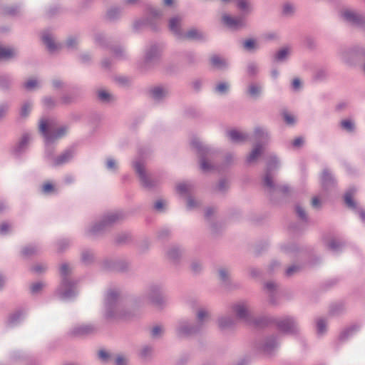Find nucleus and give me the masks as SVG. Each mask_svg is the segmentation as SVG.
Instances as JSON below:
<instances>
[{"label": "nucleus", "mask_w": 365, "mask_h": 365, "mask_svg": "<svg viewBox=\"0 0 365 365\" xmlns=\"http://www.w3.org/2000/svg\"><path fill=\"white\" fill-rule=\"evenodd\" d=\"M39 129L44 136L46 143H53L67 133V128L66 127L56 129L54 122L50 120H41Z\"/></svg>", "instance_id": "nucleus-1"}, {"label": "nucleus", "mask_w": 365, "mask_h": 365, "mask_svg": "<svg viewBox=\"0 0 365 365\" xmlns=\"http://www.w3.org/2000/svg\"><path fill=\"white\" fill-rule=\"evenodd\" d=\"M259 91L260 88L259 86L255 85H252L250 86L249 93L251 96H255L259 93Z\"/></svg>", "instance_id": "nucleus-25"}, {"label": "nucleus", "mask_w": 365, "mask_h": 365, "mask_svg": "<svg viewBox=\"0 0 365 365\" xmlns=\"http://www.w3.org/2000/svg\"><path fill=\"white\" fill-rule=\"evenodd\" d=\"M60 270H61V274H62V275H63V276H65V275H66V274H67V273L68 272L69 269H68V265H66V264H62V265H61V267Z\"/></svg>", "instance_id": "nucleus-43"}, {"label": "nucleus", "mask_w": 365, "mask_h": 365, "mask_svg": "<svg viewBox=\"0 0 365 365\" xmlns=\"http://www.w3.org/2000/svg\"><path fill=\"white\" fill-rule=\"evenodd\" d=\"M202 36V34L195 29H191L184 36V38L197 39Z\"/></svg>", "instance_id": "nucleus-13"}, {"label": "nucleus", "mask_w": 365, "mask_h": 365, "mask_svg": "<svg viewBox=\"0 0 365 365\" xmlns=\"http://www.w3.org/2000/svg\"><path fill=\"white\" fill-rule=\"evenodd\" d=\"M173 0H164V4L166 6H170L173 4Z\"/></svg>", "instance_id": "nucleus-57"}, {"label": "nucleus", "mask_w": 365, "mask_h": 365, "mask_svg": "<svg viewBox=\"0 0 365 365\" xmlns=\"http://www.w3.org/2000/svg\"><path fill=\"white\" fill-rule=\"evenodd\" d=\"M163 332V329L160 326L154 327L151 330V334L153 337H157Z\"/></svg>", "instance_id": "nucleus-27"}, {"label": "nucleus", "mask_w": 365, "mask_h": 365, "mask_svg": "<svg viewBox=\"0 0 365 365\" xmlns=\"http://www.w3.org/2000/svg\"><path fill=\"white\" fill-rule=\"evenodd\" d=\"M249 71L251 73H253L254 71H255V66H249Z\"/></svg>", "instance_id": "nucleus-59"}, {"label": "nucleus", "mask_w": 365, "mask_h": 365, "mask_svg": "<svg viewBox=\"0 0 365 365\" xmlns=\"http://www.w3.org/2000/svg\"><path fill=\"white\" fill-rule=\"evenodd\" d=\"M84 332H86V330H85V329H84V328H82V329H81V328H79V329H78L76 331L75 334H81V333H84Z\"/></svg>", "instance_id": "nucleus-56"}, {"label": "nucleus", "mask_w": 365, "mask_h": 365, "mask_svg": "<svg viewBox=\"0 0 365 365\" xmlns=\"http://www.w3.org/2000/svg\"><path fill=\"white\" fill-rule=\"evenodd\" d=\"M30 138L28 135H25L23 136L21 144L24 145L29 140Z\"/></svg>", "instance_id": "nucleus-52"}, {"label": "nucleus", "mask_w": 365, "mask_h": 365, "mask_svg": "<svg viewBox=\"0 0 365 365\" xmlns=\"http://www.w3.org/2000/svg\"><path fill=\"white\" fill-rule=\"evenodd\" d=\"M15 55L12 48L0 46V59H9Z\"/></svg>", "instance_id": "nucleus-6"}, {"label": "nucleus", "mask_w": 365, "mask_h": 365, "mask_svg": "<svg viewBox=\"0 0 365 365\" xmlns=\"http://www.w3.org/2000/svg\"><path fill=\"white\" fill-rule=\"evenodd\" d=\"M115 364L116 365H125L126 359L123 356L119 355L115 359Z\"/></svg>", "instance_id": "nucleus-32"}, {"label": "nucleus", "mask_w": 365, "mask_h": 365, "mask_svg": "<svg viewBox=\"0 0 365 365\" xmlns=\"http://www.w3.org/2000/svg\"><path fill=\"white\" fill-rule=\"evenodd\" d=\"M228 135L230 139L234 142H241L246 138L245 135L242 133L235 130H230L228 133Z\"/></svg>", "instance_id": "nucleus-7"}, {"label": "nucleus", "mask_w": 365, "mask_h": 365, "mask_svg": "<svg viewBox=\"0 0 365 365\" xmlns=\"http://www.w3.org/2000/svg\"><path fill=\"white\" fill-rule=\"evenodd\" d=\"M303 143L304 140L302 138H297L296 139L294 140L292 145L294 147H299L303 144Z\"/></svg>", "instance_id": "nucleus-38"}, {"label": "nucleus", "mask_w": 365, "mask_h": 365, "mask_svg": "<svg viewBox=\"0 0 365 365\" xmlns=\"http://www.w3.org/2000/svg\"><path fill=\"white\" fill-rule=\"evenodd\" d=\"M148 349L145 348L142 351V355L145 356L147 354Z\"/></svg>", "instance_id": "nucleus-61"}, {"label": "nucleus", "mask_w": 365, "mask_h": 365, "mask_svg": "<svg viewBox=\"0 0 365 365\" xmlns=\"http://www.w3.org/2000/svg\"><path fill=\"white\" fill-rule=\"evenodd\" d=\"M283 115H284V120L286 121V123L289 125H292L294 123V118L290 114L287 113H283Z\"/></svg>", "instance_id": "nucleus-28"}, {"label": "nucleus", "mask_w": 365, "mask_h": 365, "mask_svg": "<svg viewBox=\"0 0 365 365\" xmlns=\"http://www.w3.org/2000/svg\"><path fill=\"white\" fill-rule=\"evenodd\" d=\"M343 16L346 21L353 23H358L361 19L359 15L349 11H344L343 13Z\"/></svg>", "instance_id": "nucleus-8"}, {"label": "nucleus", "mask_w": 365, "mask_h": 365, "mask_svg": "<svg viewBox=\"0 0 365 365\" xmlns=\"http://www.w3.org/2000/svg\"><path fill=\"white\" fill-rule=\"evenodd\" d=\"M71 158V154L68 152H66L63 154H62L61 156H59L58 158H57L56 160H55V165H60L61 164H63L66 162L68 161V160Z\"/></svg>", "instance_id": "nucleus-9"}, {"label": "nucleus", "mask_w": 365, "mask_h": 365, "mask_svg": "<svg viewBox=\"0 0 365 365\" xmlns=\"http://www.w3.org/2000/svg\"><path fill=\"white\" fill-rule=\"evenodd\" d=\"M46 269V267L43 265H37L34 267V270L36 272H41Z\"/></svg>", "instance_id": "nucleus-48"}, {"label": "nucleus", "mask_w": 365, "mask_h": 365, "mask_svg": "<svg viewBox=\"0 0 365 365\" xmlns=\"http://www.w3.org/2000/svg\"><path fill=\"white\" fill-rule=\"evenodd\" d=\"M339 245L335 242H331L329 244V247L331 249H336Z\"/></svg>", "instance_id": "nucleus-55"}, {"label": "nucleus", "mask_w": 365, "mask_h": 365, "mask_svg": "<svg viewBox=\"0 0 365 365\" xmlns=\"http://www.w3.org/2000/svg\"><path fill=\"white\" fill-rule=\"evenodd\" d=\"M341 127L349 131H351L354 129V124L349 120H345L341 123Z\"/></svg>", "instance_id": "nucleus-20"}, {"label": "nucleus", "mask_w": 365, "mask_h": 365, "mask_svg": "<svg viewBox=\"0 0 365 365\" xmlns=\"http://www.w3.org/2000/svg\"><path fill=\"white\" fill-rule=\"evenodd\" d=\"M273 286L274 285L272 284H270V283L267 284V287L268 289H272L273 287Z\"/></svg>", "instance_id": "nucleus-63"}, {"label": "nucleus", "mask_w": 365, "mask_h": 365, "mask_svg": "<svg viewBox=\"0 0 365 365\" xmlns=\"http://www.w3.org/2000/svg\"><path fill=\"white\" fill-rule=\"evenodd\" d=\"M264 184L268 187H272L273 186L272 178L268 174L264 178Z\"/></svg>", "instance_id": "nucleus-31"}, {"label": "nucleus", "mask_w": 365, "mask_h": 365, "mask_svg": "<svg viewBox=\"0 0 365 365\" xmlns=\"http://www.w3.org/2000/svg\"><path fill=\"white\" fill-rule=\"evenodd\" d=\"M35 252V249L34 247H26L23 250V255L26 256L30 254H32Z\"/></svg>", "instance_id": "nucleus-42"}, {"label": "nucleus", "mask_w": 365, "mask_h": 365, "mask_svg": "<svg viewBox=\"0 0 365 365\" xmlns=\"http://www.w3.org/2000/svg\"><path fill=\"white\" fill-rule=\"evenodd\" d=\"M228 88L229 85L227 83H220L217 85L216 90L220 93H224L228 90Z\"/></svg>", "instance_id": "nucleus-23"}, {"label": "nucleus", "mask_w": 365, "mask_h": 365, "mask_svg": "<svg viewBox=\"0 0 365 365\" xmlns=\"http://www.w3.org/2000/svg\"><path fill=\"white\" fill-rule=\"evenodd\" d=\"M30 110L31 106L29 104H25L21 108V115L22 116H26Z\"/></svg>", "instance_id": "nucleus-30"}, {"label": "nucleus", "mask_w": 365, "mask_h": 365, "mask_svg": "<svg viewBox=\"0 0 365 365\" xmlns=\"http://www.w3.org/2000/svg\"><path fill=\"white\" fill-rule=\"evenodd\" d=\"M224 24L229 28L237 29L244 25V19L242 18H232L227 15L222 16Z\"/></svg>", "instance_id": "nucleus-2"}, {"label": "nucleus", "mask_w": 365, "mask_h": 365, "mask_svg": "<svg viewBox=\"0 0 365 365\" xmlns=\"http://www.w3.org/2000/svg\"><path fill=\"white\" fill-rule=\"evenodd\" d=\"M38 85V82L35 79H30L24 83V86L28 90H31L36 88Z\"/></svg>", "instance_id": "nucleus-21"}, {"label": "nucleus", "mask_w": 365, "mask_h": 365, "mask_svg": "<svg viewBox=\"0 0 365 365\" xmlns=\"http://www.w3.org/2000/svg\"><path fill=\"white\" fill-rule=\"evenodd\" d=\"M201 168L203 170H207L208 168H209V165L208 163L205 161V160H202L201 162Z\"/></svg>", "instance_id": "nucleus-51"}, {"label": "nucleus", "mask_w": 365, "mask_h": 365, "mask_svg": "<svg viewBox=\"0 0 365 365\" xmlns=\"http://www.w3.org/2000/svg\"><path fill=\"white\" fill-rule=\"evenodd\" d=\"M289 53L288 48H282L278 51V53L275 56V58L277 61L283 60Z\"/></svg>", "instance_id": "nucleus-18"}, {"label": "nucleus", "mask_w": 365, "mask_h": 365, "mask_svg": "<svg viewBox=\"0 0 365 365\" xmlns=\"http://www.w3.org/2000/svg\"><path fill=\"white\" fill-rule=\"evenodd\" d=\"M344 200L346 205L351 208L356 207V203L352 199V194L350 192H346L344 196Z\"/></svg>", "instance_id": "nucleus-16"}, {"label": "nucleus", "mask_w": 365, "mask_h": 365, "mask_svg": "<svg viewBox=\"0 0 365 365\" xmlns=\"http://www.w3.org/2000/svg\"><path fill=\"white\" fill-rule=\"evenodd\" d=\"M208 317V313L204 310H200L197 313V318L200 321H202L204 317Z\"/></svg>", "instance_id": "nucleus-40"}, {"label": "nucleus", "mask_w": 365, "mask_h": 365, "mask_svg": "<svg viewBox=\"0 0 365 365\" xmlns=\"http://www.w3.org/2000/svg\"><path fill=\"white\" fill-rule=\"evenodd\" d=\"M237 7L244 11H248L250 10L251 4L249 0H236Z\"/></svg>", "instance_id": "nucleus-10"}, {"label": "nucleus", "mask_w": 365, "mask_h": 365, "mask_svg": "<svg viewBox=\"0 0 365 365\" xmlns=\"http://www.w3.org/2000/svg\"><path fill=\"white\" fill-rule=\"evenodd\" d=\"M235 311L240 318L245 317L247 312L246 307L244 304H237L235 307Z\"/></svg>", "instance_id": "nucleus-12"}, {"label": "nucleus", "mask_w": 365, "mask_h": 365, "mask_svg": "<svg viewBox=\"0 0 365 365\" xmlns=\"http://www.w3.org/2000/svg\"><path fill=\"white\" fill-rule=\"evenodd\" d=\"M138 0H125V3L128 4H135Z\"/></svg>", "instance_id": "nucleus-58"}, {"label": "nucleus", "mask_w": 365, "mask_h": 365, "mask_svg": "<svg viewBox=\"0 0 365 365\" xmlns=\"http://www.w3.org/2000/svg\"><path fill=\"white\" fill-rule=\"evenodd\" d=\"M82 259H83V261L84 262H86V263L88 262H89V256H88V255H86V254L83 253V255H82Z\"/></svg>", "instance_id": "nucleus-53"}, {"label": "nucleus", "mask_w": 365, "mask_h": 365, "mask_svg": "<svg viewBox=\"0 0 365 365\" xmlns=\"http://www.w3.org/2000/svg\"><path fill=\"white\" fill-rule=\"evenodd\" d=\"M181 19L178 17L172 18L169 21L170 30L176 34H180Z\"/></svg>", "instance_id": "nucleus-3"}, {"label": "nucleus", "mask_w": 365, "mask_h": 365, "mask_svg": "<svg viewBox=\"0 0 365 365\" xmlns=\"http://www.w3.org/2000/svg\"><path fill=\"white\" fill-rule=\"evenodd\" d=\"M98 98L104 102H108L112 99V96L106 91H100L98 92Z\"/></svg>", "instance_id": "nucleus-17"}, {"label": "nucleus", "mask_w": 365, "mask_h": 365, "mask_svg": "<svg viewBox=\"0 0 365 365\" xmlns=\"http://www.w3.org/2000/svg\"><path fill=\"white\" fill-rule=\"evenodd\" d=\"M219 325L221 327H226L228 326V322H227V320L225 319H222L219 321Z\"/></svg>", "instance_id": "nucleus-50"}, {"label": "nucleus", "mask_w": 365, "mask_h": 365, "mask_svg": "<svg viewBox=\"0 0 365 365\" xmlns=\"http://www.w3.org/2000/svg\"><path fill=\"white\" fill-rule=\"evenodd\" d=\"M325 322L322 319L317 321V330L318 332L322 334L325 330Z\"/></svg>", "instance_id": "nucleus-29"}, {"label": "nucleus", "mask_w": 365, "mask_h": 365, "mask_svg": "<svg viewBox=\"0 0 365 365\" xmlns=\"http://www.w3.org/2000/svg\"><path fill=\"white\" fill-rule=\"evenodd\" d=\"M9 226L6 224V223H2L1 225H0V232L1 234H5L7 232V231L9 230Z\"/></svg>", "instance_id": "nucleus-41"}, {"label": "nucleus", "mask_w": 365, "mask_h": 365, "mask_svg": "<svg viewBox=\"0 0 365 365\" xmlns=\"http://www.w3.org/2000/svg\"><path fill=\"white\" fill-rule=\"evenodd\" d=\"M296 211L299 215V217L302 219H304L305 217H306V214H305V212L304 211V210L300 207L299 206H297L296 207Z\"/></svg>", "instance_id": "nucleus-37"}, {"label": "nucleus", "mask_w": 365, "mask_h": 365, "mask_svg": "<svg viewBox=\"0 0 365 365\" xmlns=\"http://www.w3.org/2000/svg\"><path fill=\"white\" fill-rule=\"evenodd\" d=\"M106 165L108 169L113 170L116 168V162L113 159H108Z\"/></svg>", "instance_id": "nucleus-35"}, {"label": "nucleus", "mask_w": 365, "mask_h": 365, "mask_svg": "<svg viewBox=\"0 0 365 365\" xmlns=\"http://www.w3.org/2000/svg\"><path fill=\"white\" fill-rule=\"evenodd\" d=\"M6 108L4 106L0 107V118L2 117L6 113Z\"/></svg>", "instance_id": "nucleus-54"}, {"label": "nucleus", "mask_w": 365, "mask_h": 365, "mask_svg": "<svg viewBox=\"0 0 365 365\" xmlns=\"http://www.w3.org/2000/svg\"><path fill=\"white\" fill-rule=\"evenodd\" d=\"M54 190V187L51 182H46L43 185V191L45 193H49Z\"/></svg>", "instance_id": "nucleus-26"}, {"label": "nucleus", "mask_w": 365, "mask_h": 365, "mask_svg": "<svg viewBox=\"0 0 365 365\" xmlns=\"http://www.w3.org/2000/svg\"><path fill=\"white\" fill-rule=\"evenodd\" d=\"M219 273H220V276L221 279L222 280H225L227 278V273L226 270L221 269V270H220Z\"/></svg>", "instance_id": "nucleus-49"}, {"label": "nucleus", "mask_w": 365, "mask_h": 365, "mask_svg": "<svg viewBox=\"0 0 365 365\" xmlns=\"http://www.w3.org/2000/svg\"><path fill=\"white\" fill-rule=\"evenodd\" d=\"M296 270H297V267H295V266H292V267H289L287 269V272H286L287 275L292 274Z\"/></svg>", "instance_id": "nucleus-47"}, {"label": "nucleus", "mask_w": 365, "mask_h": 365, "mask_svg": "<svg viewBox=\"0 0 365 365\" xmlns=\"http://www.w3.org/2000/svg\"><path fill=\"white\" fill-rule=\"evenodd\" d=\"M151 95L153 98L158 100L165 95V91L162 88L157 87L151 91Z\"/></svg>", "instance_id": "nucleus-11"}, {"label": "nucleus", "mask_w": 365, "mask_h": 365, "mask_svg": "<svg viewBox=\"0 0 365 365\" xmlns=\"http://www.w3.org/2000/svg\"><path fill=\"white\" fill-rule=\"evenodd\" d=\"M261 154V148L259 146H257L253 149L252 153L248 156L247 160L249 162L255 161Z\"/></svg>", "instance_id": "nucleus-14"}, {"label": "nucleus", "mask_w": 365, "mask_h": 365, "mask_svg": "<svg viewBox=\"0 0 365 365\" xmlns=\"http://www.w3.org/2000/svg\"><path fill=\"white\" fill-rule=\"evenodd\" d=\"M4 284V279L1 277H0V287H1Z\"/></svg>", "instance_id": "nucleus-64"}, {"label": "nucleus", "mask_w": 365, "mask_h": 365, "mask_svg": "<svg viewBox=\"0 0 365 365\" xmlns=\"http://www.w3.org/2000/svg\"><path fill=\"white\" fill-rule=\"evenodd\" d=\"M134 168H135L136 173L138 174L139 177L140 178V180H141L143 184L145 186H148L149 184L147 182V176L145 175V174L144 173L143 165L139 163H135L134 164Z\"/></svg>", "instance_id": "nucleus-4"}, {"label": "nucleus", "mask_w": 365, "mask_h": 365, "mask_svg": "<svg viewBox=\"0 0 365 365\" xmlns=\"http://www.w3.org/2000/svg\"><path fill=\"white\" fill-rule=\"evenodd\" d=\"M301 86V81L299 78H294L292 81V86L294 89H298Z\"/></svg>", "instance_id": "nucleus-44"}, {"label": "nucleus", "mask_w": 365, "mask_h": 365, "mask_svg": "<svg viewBox=\"0 0 365 365\" xmlns=\"http://www.w3.org/2000/svg\"><path fill=\"white\" fill-rule=\"evenodd\" d=\"M42 287H43L42 283H36L31 286V289L33 293H36V292H38L39 290H41L42 289Z\"/></svg>", "instance_id": "nucleus-34"}, {"label": "nucleus", "mask_w": 365, "mask_h": 365, "mask_svg": "<svg viewBox=\"0 0 365 365\" xmlns=\"http://www.w3.org/2000/svg\"><path fill=\"white\" fill-rule=\"evenodd\" d=\"M312 205L314 207H319L320 202H319V199L317 197H314L312 198Z\"/></svg>", "instance_id": "nucleus-45"}, {"label": "nucleus", "mask_w": 365, "mask_h": 365, "mask_svg": "<svg viewBox=\"0 0 365 365\" xmlns=\"http://www.w3.org/2000/svg\"><path fill=\"white\" fill-rule=\"evenodd\" d=\"M177 190L179 193L182 194L187 190V185L186 184L182 183L179 184L177 186Z\"/></svg>", "instance_id": "nucleus-33"}, {"label": "nucleus", "mask_w": 365, "mask_h": 365, "mask_svg": "<svg viewBox=\"0 0 365 365\" xmlns=\"http://www.w3.org/2000/svg\"><path fill=\"white\" fill-rule=\"evenodd\" d=\"M211 63L213 66L220 68L225 65V61L217 56H213L210 58Z\"/></svg>", "instance_id": "nucleus-15"}, {"label": "nucleus", "mask_w": 365, "mask_h": 365, "mask_svg": "<svg viewBox=\"0 0 365 365\" xmlns=\"http://www.w3.org/2000/svg\"><path fill=\"white\" fill-rule=\"evenodd\" d=\"M113 217H114L113 215H112V216L109 217V218H108V222H114V221H115V219L113 218Z\"/></svg>", "instance_id": "nucleus-62"}, {"label": "nucleus", "mask_w": 365, "mask_h": 365, "mask_svg": "<svg viewBox=\"0 0 365 365\" xmlns=\"http://www.w3.org/2000/svg\"><path fill=\"white\" fill-rule=\"evenodd\" d=\"M98 357L103 362H107L110 358V354L105 350H101L98 352Z\"/></svg>", "instance_id": "nucleus-22"}, {"label": "nucleus", "mask_w": 365, "mask_h": 365, "mask_svg": "<svg viewBox=\"0 0 365 365\" xmlns=\"http://www.w3.org/2000/svg\"><path fill=\"white\" fill-rule=\"evenodd\" d=\"M360 216L362 220H365V212L364 211L360 212Z\"/></svg>", "instance_id": "nucleus-60"}, {"label": "nucleus", "mask_w": 365, "mask_h": 365, "mask_svg": "<svg viewBox=\"0 0 365 365\" xmlns=\"http://www.w3.org/2000/svg\"><path fill=\"white\" fill-rule=\"evenodd\" d=\"M331 180H332V178H331V174L327 170H324L322 175V185L324 186L327 182L331 181Z\"/></svg>", "instance_id": "nucleus-19"}, {"label": "nucleus", "mask_w": 365, "mask_h": 365, "mask_svg": "<svg viewBox=\"0 0 365 365\" xmlns=\"http://www.w3.org/2000/svg\"><path fill=\"white\" fill-rule=\"evenodd\" d=\"M164 206H165V203L163 200H158L155 203V210H157L158 211H162L163 210Z\"/></svg>", "instance_id": "nucleus-36"}, {"label": "nucleus", "mask_w": 365, "mask_h": 365, "mask_svg": "<svg viewBox=\"0 0 365 365\" xmlns=\"http://www.w3.org/2000/svg\"><path fill=\"white\" fill-rule=\"evenodd\" d=\"M255 41L253 39L246 40L244 43V47L247 50H251L255 48Z\"/></svg>", "instance_id": "nucleus-24"}, {"label": "nucleus", "mask_w": 365, "mask_h": 365, "mask_svg": "<svg viewBox=\"0 0 365 365\" xmlns=\"http://www.w3.org/2000/svg\"><path fill=\"white\" fill-rule=\"evenodd\" d=\"M42 40L49 51H53L58 48V46L54 43L49 35L44 34L42 36Z\"/></svg>", "instance_id": "nucleus-5"}, {"label": "nucleus", "mask_w": 365, "mask_h": 365, "mask_svg": "<svg viewBox=\"0 0 365 365\" xmlns=\"http://www.w3.org/2000/svg\"><path fill=\"white\" fill-rule=\"evenodd\" d=\"M66 44L68 47H73L76 44V41L73 38H68Z\"/></svg>", "instance_id": "nucleus-46"}, {"label": "nucleus", "mask_w": 365, "mask_h": 365, "mask_svg": "<svg viewBox=\"0 0 365 365\" xmlns=\"http://www.w3.org/2000/svg\"><path fill=\"white\" fill-rule=\"evenodd\" d=\"M293 7L290 4H285L284 6L283 11L285 14H289L292 12Z\"/></svg>", "instance_id": "nucleus-39"}]
</instances>
